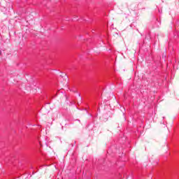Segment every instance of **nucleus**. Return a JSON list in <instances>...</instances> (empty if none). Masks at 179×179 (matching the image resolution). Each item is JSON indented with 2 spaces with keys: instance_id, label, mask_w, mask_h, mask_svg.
Masks as SVG:
<instances>
[{
  "instance_id": "1",
  "label": "nucleus",
  "mask_w": 179,
  "mask_h": 179,
  "mask_svg": "<svg viewBox=\"0 0 179 179\" xmlns=\"http://www.w3.org/2000/svg\"><path fill=\"white\" fill-rule=\"evenodd\" d=\"M0 55H1V51H0Z\"/></svg>"
}]
</instances>
